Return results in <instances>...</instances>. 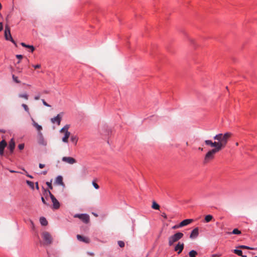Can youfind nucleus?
Returning a JSON list of instances; mask_svg holds the SVG:
<instances>
[{"mask_svg": "<svg viewBox=\"0 0 257 257\" xmlns=\"http://www.w3.org/2000/svg\"><path fill=\"white\" fill-rule=\"evenodd\" d=\"M231 136V134L228 132L224 134H218L213 137L214 140H217V142H213L211 140H205L204 143L206 145L216 147L220 151L226 146Z\"/></svg>", "mask_w": 257, "mask_h": 257, "instance_id": "obj_1", "label": "nucleus"}, {"mask_svg": "<svg viewBox=\"0 0 257 257\" xmlns=\"http://www.w3.org/2000/svg\"><path fill=\"white\" fill-rule=\"evenodd\" d=\"M220 150H218L216 147H214L213 149L209 150L205 155L204 159V163L207 164L210 162L211 161L214 159L215 154L219 152Z\"/></svg>", "mask_w": 257, "mask_h": 257, "instance_id": "obj_2", "label": "nucleus"}, {"mask_svg": "<svg viewBox=\"0 0 257 257\" xmlns=\"http://www.w3.org/2000/svg\"><path fill=\"white\" fill-rule=\"evenodd\" d=\"M183 233L180 232H178L174 234V235H172L170 236L168 238V244L169 246H172L174 244V243L178 240H179L180 239H181L183 237Z\"/></svg>", "mask_w": 257, "mask_h": 257, "instance_id": "obj_3", "label": "nucleus"}, {"mask_svg": "<svg viewBox=\"0 0 257 257\" xmlns=\"http://www.w3.org/2000/svg\"><path fill=\"white\" fill-rule=\"evenodd\" d=\"M69 126V125H65L60 131L61 133H64V136L62 139V141L64 143H67L68 142V139L70 136V133L68 132Z\"/></svg>", "mask_w": 257, "mask_h": 257, "instance_id": "obj_4", "label": "nucleus"}, {"mask_svg": "<svg viewBox=\"0 0 257 257\" xmlns=\"http://www.w3.org/2000/svg\"><path fill=\"white\" fill-rule=\"evenodd\" d=\"M42 236L44 240L45 244L50 245L53 242V238L49 232L44 231L42 233Z\"/></svg>", "mask_w": 257, "mask_h": 257, "instance_id": "obj_5", "label": "nucleus"}, {"mask_svg": "<svg viewBox=\"0 0 257 257\" xmlns=\"http://www.w3.org/2000/svg\"><path fill=\"white\" fill-rule=\"evenodd\" d=\"M5 37L7 40L11 41L16 46H17L16 42L14 40L11 36L10 28L8 24H6L5 26Z\"/></svg>", "mask_w": 257, "mask_h": 257, "instance_id": "obj_6", "label": "nucleus"}, {"mask_svg": "<svg viewBox=\"0 0 257 257\" xmlns=\"http://www.w3.org/2000/svg\"><path fill=\"white\" fill-rule=\"evenodd\" d=\"M45 192H48L53 203V208L55 209H58L60 207V203L56 199L54 196L51 193L49 190H44Z\"/></svg>", "mask_w": 257, "mask_h": 257, "instance_id": "obj_7", "label": "nucleus"}, {"mask_svg": "<svg viewBox=\"0 0 257 257\" xmlns=\"http://www.w3.org/2000/svg\"><path fill=\"white\" fill-rule=\"evenodd\" d=\"M75 218H79L82 220L84 223H87L89 221V216L88 215L86 214H77L74 216Z\"/></svg>", "mask_w": 257, "mask_h": 257, "instance_id": "obj_8", "label": "nucleus"}, {"mask_svg": "<svg viewBox=\"0 0 257 257\" xmlns=\"http://www.w3.org/2000/svg\"><path fill=\"white\" fill-rule=\"evenodd\" d=\"M62 161L70 165H73L77 163V161L71 157H63L62 158Z\"/></svg>", "mask_w": 257, "mask_h": 257, "instance_id": "obj_9", "label": "nucleus"}, {"mask_svg": "<svg viewBox=\"0 0 257 257\" xmlns=\"http://www.w3.org/2000/svg\"><path fill=\"white\" fill-rule=\"evenodd\" d=\"M54 184L62 186L63 189L65 188V184L63 182V178L62 176H58L56 178Z\"/></svg>", "mask_w": 257, "mask_h": 257, "instance_id": "obj_10", "label": "nucleus"}, {"mask_svg": "<svg viewBox=\"0 0 257 257\" xmlns=\"http://www.w3.org/2000/svg\"><path fill=\"white\" fill-rule=\"evenodd\" d=\"M184 247V244L179 242L174 247V251L177 252L178 254H180L183 251Z\"/></svg>", "mask_w": 257, "mask_h": 257, "instance_id": "obj_11", "label": "nucleus"}, {"mask_svg": "<svg viewBox=\"0 0 257 257\" xmlns=\"http://www.w3.org/2000/svg\"><path fill=\"white\" fill-rule=\"evenodd\" d=\"M63 116V113L58 114L56 117L52 118L51 121L53 123H57L58 125L60 124V122Z\"/></svg>", "mask_w": 257, "mask_h": 257, "instance_id": "obj_12", "label": "nucleus"}, {"mask_svg": "<svg viewBox=\"0 0 257 257\" xmlns=\"http://www.w3.org/2000/svg\"><path fill=\"white\" fill-rule=\"evenodd\" d=\"M15 148V142L14 139H12L9 142L8 149L10 150V154H12Z\"/></svg>", "mask_w": 257, "mask_h": 257, "instance_id": "obj_13", "label": "nucleus"}, {"mask_svg": "<svg viewBox=\"0 0 257 257\" xmlns=\"http://www.w3.org/2000/svg\"><path fill=\"white\" fill-rule=\"evenodd\" d=\"M7 142L5 140H2L0 142V155L3 156L4 151L5 147L7 146Z\"/></svg>", "mask_w": 257, "mask_h": 257, "instance_id": "obj_14", "label": "nucleus"}, {"mask_svg": "<svg viewBox=\"0 0 257 257\" xmlns=\"http://www.w3.org/2000/svg\"><path fill=\"white\" fill-rule=\"evenodd\" d=\"M199 235V228L198 227L195 228L191 232L190 237L191 238H195Z\"/></svg>", "mask_w": 257, "mask_h": 257, "instance_id": "obj_15", "label": "nucleus"}, {"mask_svg": "<svg viewBox=\"0 0 257 257\" xmlns=\"http://www.w3.org/2000/svg\"><path fill=\"white\" fill-rule=\"evenodd\" d=\"M76 237L77 239L80 241L84 242L87 243H89L90 242L89 238L87 237H84L79 234H77Z\"/></svg>", "mask_w": 257, "mask_h": 257, "instance_id": "obj_16", "label": "nucleus"}, {"mask_svg": "<svg viewBox=\"0 0 257 257\" xmlns=\"http://www.w3.org/2000/svg\"><path fill=\"white\" fill-rule=\"evenodd\" d=\"M193 220L192 219H187L183 220L180 223V226L183 227L186 226L193 222Z\"/></svg>", "mask_w": 257, "mask_h": 257, "instance_id": "obj_17", "label": "nucleus"}, {"mask_svg": "<svg viewBox=\"0 0 257 257\" xmlns=\"http://www.w3.org/2000/svg\"><path fill=\"white\" fill-rule=\"evenodd\" d=\"M21 45L23 47H25V48H28V49H29L30 50V51H31V52H33L34 51L35 49V47H34L33 46H32V45H27V44H26L25 43H23V42H22V43H21Z\"/></svg>", "mask_w": 257, "mask_h": 257, "instance_id": "obj_18", "label": "nucleus"}, {"mask_svg": "<svg viewBox=\"0 0 257 257\" xmlns=\"http://www.w3.org/2000/svg\"><path fill=\"white\" fill-rule=\"evenodd\" d=\"M213 219V217L212 215H207L204 217V222L208 223Z\"/></svg>", "mask_w": 257, "mask_h": 257, "instance_id": "obj_19", "label": "nucleus"}, {"mask_svg": "<svg viewBox=\"0 0 257 257\" xmlns=\"http://www.w3.org/2000/svg\"><path fill=\"white\" fill-rule=\"evenodd\" d=\"M33 120V124L34 127H36V128L40 132L42 130V127L38 124L37 122H36L34 119H32Z\"/></svg>", "mask_w": 257, "mask_h": 257, "instance_id": "obj_20", "label": "nucleus"}, {"mask_svg": "<svg viewBox=\"0 0 257 257\" xmlns=\"http://www.w3.org/2000/svg\"><path fill=\"white\" fill-rule=\"evenodd\" d=\"M40 221L41 224L43 226H46L48 224V222L46 220V219L44 217H41L40 218Z\"/></svg>", "mask_w": 257, "mask_h": 257, "instance_id": "obj_21", "label": "nucleus"}, {"mask_svg": "<svg viewBox=\"0 0 257 257\" xmlns=\"http://www.w3.org/2000/svg\"><path fill=\"white\" fill-rule=\"evenodd\" d=\"M78 140V138L77 136H72L71 137V141L75 145H76Z\"/></svg>", "mask_w": 257, "mask_h": 257, "instance_id": "obj_22", "label": "nucleus"}, {"mask_svg": "<svg viewBox=\"0 0 257 257\" xmlns=\"http://www.w3.org/2000/svg\"><path fill=\"white\" fill-rule=\"evenodd\" d=\"M152 208L154 209L159 210L160 205L156 201H154L152 203Z\"/></svg>", "mask_w": 257, "mask_h": 257, "instance_id": "obj_23", "label": "nucleus"}, {"mask_svg": "<svg viewBox=\"0 0 257 257\" xmlns=\"http://www.w3.org/2000/svg\"><path fill=\"white\" fill-rule=\"evenodd\" d=\"M234 253L237 254L239 256H241L242 257H246V255H242V252L241 250L239 249H234L233 251Z\"/></svg>", "mask_w": 257, "mask_h": 257, "instance_id": "obj_24", "label": "nucleus"}, {"mask_svg": "<svg viewBox=\"0 0 257 257\" xmlns=\"http://www.w3.org/2000/svg\"><path fill=\"white\" fill-rule=\"evenodd\" d=\"M197 255V252L194 250H192L189 252V255L190 257H196Z\"/></svg>", "mask_w": 257, "mask_h": 257, "instance_id": "obj_25", "label": "nucleus"}, {"mask_svg": "<svg viewBox=\"0 0 257 257\" xmlns=\"http://www.w3.org/2000/svg\"><path fill=\"white\" fill-rule=\"evenodd\" d=\"M12 78L14 81L17 83H21V81L18 79V77L15 76L14 74L12 75Z\"/></svg>", "mask_w": 257, "mask_h": 257, "instance_id": "obj_26", "label": "nucleus"}, {"mask_svg": "<svg viewBox=\"0 0 257 257\" xmlns=\"http://www.w3.org/2000/svg\"><path fill=\"white\" fill-rule=\"evenodd\" d=\"M26 183L32 189H34V184L33 182L27 180Z\"/></svg>", "mask_w": 257, "mask_h": 257, "instance_id": "obj_27", "label": "nucleus"}, {"mask_svg": "<svg viewBox=\"0 0 257 257\" xmlns=\"http://www.w3.org/2000/svg\"><path fill=\"white\" fill-rule=\"evenodd\" d=\"M19 97L20 98H23L27 100L28 99V95L25 93V94H19Z\"/></svg>", "mask_w": 257, "mask_h": 257, "instance_id": "obj_28", "label": "nucleus"}, {"mask_svg": "<svg viewBox=\"0 0 257 257\" xmlns=\"http://www.w3.org/2000/svg\"><path fill=\"white\" fill-rule=\"evenodd\" d=\"M234 234H241V231L239 230L237 228H235L233 230L232 232L231 233Z\"/></svg>", "mask_w": 257, "mask_h": 257, "instance_id": "obj_29", "label": "nucleus"}, {"mask_svg": "<svg viewBox=\"0 0 257 257\" xmlns=\"http://www.w3.org/2000/svg\"><path fill=\"white\" fill-rule=\"evenodd\" d=\"M117 243H118V245L120 247H123L124 246V245H125L124 242L123 241H121V240L118 241Z\"/></svg>", "mask_w": 257, "mask_h": 257, "instance_id": "obj_30", "label": "nucleus"}, {"mask_svg": "<svg viewBox=\"0 0 257 257\" xmlns=\"http://www.w3.org/2000/svg\"><path fill=\"white\" fill-rule=\"evenodd\" d=\"M22 107L24 108V109L26 111H27V112L29 113V107L28 106L25 104H23L22 105Z\"/></svg>", "mask_w": 257, "mask_h": 257, "instance_id": "obj_31", "label": "nucleus"}, {"mask_svg": "<svg viewBox=\"0 0 257 257\" xmlns=\"http://www.w3.org/2000/svg\"><path fill=\"white\" fill-rule=\"evenodd\" d=\"M239 247L240 248H242V249H254L253 248H251L250 247H248V246H245V245H240L239 246Z\"/></svg>", "mask_w": 257, "mask_h": 257, "instance_id": "obj_32", "label": "nucleus"}, {"mask_svg": "<svg viewBox=\"0 0 257 257\" xmlns=\"http://www.w3.org/2000/svg\"><path fill=\"white\" fill-rule=\"evenodd\" d=\"M46 184L48 186L49 188L51 190H52L53 189V187L52 186V184H51V182H46Z\"/></svg>", "mask_w": 257, "mask_h": 257, "instance_id": "obj_33", "label": "nucleus"}, {"mask_svg": "<svg viewBox=\"0 0 257 257\" xmlns=\"http://www.w3.org/2000/svg\"><path fill=\"white\" fill-rule=\"evenodd\" d=\"M24 147H25L24 144H21L19 145V146H18V148L20 150H23L24 148Z\"/></svg>", "mask_w": 257, "mask_h": 257, "instance_id": "obj_34", "label": "nucleus"}, {"mask_svg": "<svg viewBox=\"0 0 257 257\" xmlns=\"http://www.w3.org/2000/svg\"><path fill=\"white\" fill-rule=\"evenodd\" d=\"M92 185L96 189H98L99 187L98 185L94 182H92Z\"/></svg>", "mask_w": 257, "mask_h": 257, "instance_id": "obj_35", "label": "nucleus"}, {"mask_svg": "<svg viewBox=\"0 0 257 257\" xmlns=\"http://www.w3.org/2000/svg\"><path fill=\"white\" fill-rule=\"evenodd\" d=\"M42 101L43 103V104L46 106H47V107H50L51 106L48 104L44 99H42Z\"/></svg>", "mask_w": 257, "mask_h": 257, "instance_id": "obj_36", "label": "nucleus"}, {"mask_svg": "<svg viewBox=\"0 0 257 257\" xmlns=\"http://www.w3.org/2000/svg\"><path fill=\"white\" fill-rule=\"evenodd\" d=\"M39 144H42V145H43L44 146H45L47 144L46 142L45 141H44L43 140H42L41 141H40L39 142Z\"/></svg>", "mask_w": 257, "mask_h": 257, "instance_id": "obj_37", "label": "nucleus"}, {"mask_svg": "<svg viewBox=\"0 0 257 257\" xmlns=\"http://www.w3.org/2000/svg\"><path fill=\"white\" fill-rule=\"evenodd\" d=\"M181 227V226H180V224L178 225H175L172 227V229H177L178 228Z\"/></svg>", "mask_w": 257, "mask_h": 257, "instance_id": "obj_38", "label": "nucleus"}, {"mask_svg": "<svg viewBox=\"0 0 257 257\" xmlns=\"http://www.w3.org/2000/svg\"><path fill=\"white\" fill-rule=\"evenodd\" d=\"M33 66L34 67L35 69H38L41 67V65L37 64V65H33Z\"/></svg>", "mask_w": 257, "mask_h": 257, "instance_id": "obj_39", "label": "nucleus"}, {"mask_svg": "<svg viewBox=\"0 0 257 257\" xmlns=\"http://www.w3.org/2000/svg\"><path fill=\"white\" fill-rule=\"evenodd\" d=\"M17 71L19 73H20L22 72V68H20V67H17Z\"/></svg>", "mask_w": 257, "mask_h": 257, "instance_id": "obj_40", "label": "nucleus"}, {"mask_svg": "<svg viewBox=\"0 0 257 257\" xmlns=\"http://www.w3.org/2000/svg\"><path fill=\"white\" fill-rule=\"evenodd\" d=\"M16 57L19 59H22L23 58V56L22 55H17Z\"/></svg>", "mask_w": 257, "mask_h": 257, "instance_id": "obj_41", "label": "nucleus"}, {"mask_svg": "<svg viewBox=\"0 0 257 257\" xmlns=\"http://www.w3.org/2000/svg\"><path fill=\"white\" fill-rule=\"evenodd\" d=\"M41 200H42V202L44 204H47L45 199L43 197H41Z\"/></svg>", "mask_w": 257, "mask_h": 257, "instance_id": "obj_42", "label": "nucleus"}, {"mask_svg": "<svg viewBox=\"0 0 257 257\" xmlns=\"http://www.w3.org/2000/svg\"><path fill=\"white\" fill-rule=\"evenodd\" d=\"M162 216H163L165 219H167V215L165 213H163L162 214Z\"/></svg>", "mask_w": 257, "mask_h": 257, "instance_id": "obj_43", "label": "nucleus"}, {"mask_svg": "<svg viewBox=\"0 0 257 257\" xmlns=\"http://www.w3.org/2000/svg\"><path fill=\"white\" fill-rule=\"evenodd\" d=\"M3 29V25L2 23H0V32H1Z\"/></svg>", "mask_w": 257, "mask_h": 257, "instance_id": "obj_44", "label": "nucleus"}, {"mask_svg": "<svg viewBox=\"0 0 257 257\" xmlns=\"http://www.w3.org/2000/svg\"><path fill=\"white\" fill-rule=\"evenodd\" d=\"M39 166L40 168L42 169L45 167V165L42 164H39Z\"/></svg>", "mask_w": 257, "mask_h": 257, "instance_id": "obj_45", "label": "nucleus"}, {"mask_svg": "<svg viewBox=\"0 0 257 257\" xmlns=\"http://www.w3.org/2000/svg\"><path fill=\"white\" fill-rule=\"evenodd\" d=\"M40 95H38L35 97V99L37 100H39L40 99Z\"/></svg>", "mask_w": 257, "mask_h": 257, "instance_id": "obj_46", "label": "nucleus"}, {"mask_svg": "<svg viewBox=\"0 0 257 257\" xmlns=\"http://www.w3.org/2000/svg\"><path fill=\"white\" fill-rule=\"evenodd\" d=\"M10 18V15H8L7 16L6 18V21H7V22H8V21H9V18Z\"/></svg>", "mask_w": 257, "mask_h": 257, "instance_id": "obj_47", "label": "nucleus"}, {"mask_svg": "<svg viewBox=\"0 0 257 257\" xmlns=\"http://www.w3.org/2000/svg\"><path fill=\"white\" fill-rule=\"evenodd\" d=\"M88 254H89L91 256H94V253L93 252H88Z\"/></svg>", "mask_w": 257, "mask_h": 257, "instance_id": "obj_48", "label": "nucleus"}, {"mask_svg": "<svg viewBox=\"0 0 257 257\" xmlns=\"http://www.w3.org/2000/svg\"><path fill=\"white\" fill-rule=\"evenodd\" d=\"M36 189H37V190H38V189H39L38 183V182H36Z\"/></svg>", "mask_w": 257, "mask_h": 257, "instance_id": "obj_49", "label": "nucleus"}, {"mask_svg": "<svg viewBox=\"0 0 257 257\" xmlns=\"http://www.w3.org/2000/svg\"><path fill=\"white\" fill-rule=\"evenodd\" d=\"M92 214H93L94 216H95V217H97V216H98V215H97L96 213H95L93 212V213H92Z\"/></svg>", "mask_w": 257, "mask_h": 257, "instance_id": "obj_50", "label": "nucleus"}, {"mask_svg": "<svg viewBox=\"0 0 257 257\" xmlns=\"http://www.w3.org/2000/svg\"><path fill=\"white\" fill-rule=\"evenodd\" d=\"M27 176L31 178H33V177L30 175L28 174Z\"/></svg>", "mask_w": 257, "mask_h": 257, "instance_id": "obj_51", "label": "nucleus"}, {"mask_svg": "<svg viewBox=\"0 0 257 257\" xmlns=\"http://www.w3.org/2000/svg\"><path fill=\"white\" fill-rule=\"evenodd\" d=\"M220 256V255H217V254H213V257H215V256Z\"/></svg>", "mask_w": 257, "mask_h": 257, "instance_id": "obj_52", "label": "nucleus"}, {"mask_svg": "<svg viewBox=\"0 0 257 257\" xmlns=\"http://www.w3.org/2000/svg\"><path fill=\"white\" fill-rule=\"evenodd\" d=\"M198 150H200V151H203V148H200V147H199V148H198Z\"/></svg>", "mask_w": 257, "mask_h": 257, "instance_id": "obj_53", "label": "nucleus"}, {"mask_svg": "<svg viewBox=\"0 0 257 257\" xmlns=\"http://www.w3.org/2000/svg\"><path fill=\"white\" fill-rule=\"evenodd\" d=\"M10 172H12V173L16 172V171H13V170H10Z\"/></svg>", "mask_w": 257, "mask_h": 257, "instance_id": "obj_54", "label": "nucleus"}, {"mask_svg": "<svg viewBox=\"0 0 257 257\" xmlns=\"http://www.w3.org/2000/svg\"><path fill=\"white\" fill-rule=\"evenodd\" d=\"M43 174H44V175H46V174H47V171H44V172H43Z\"/></svg>", "mask_w": 257, "mask_h": 257, "instance_id": "obj_55", "label": "nucleus"}, {"mask_svg": "<svg viewBox=\"0 0 257 257\" xmlns=\"http://www.w3.org/2000/svg\"><path fill=\"white\" fill-rule=\"evenodd\" d=\"M2 6L1 4L0 3V10L2 9Z\"/></svg>", "mask_w": 257, "mask_h": 257, "instance_id": "obj_56", "label": "nucleus"}, {"mask_svg": "<svg viewBox=\"0 0 257 257\" xmlns=\"http://www.w3.org/2000/svg\"><path fill=\"white\" fill-rule=\"evenodd\" d=\"M0 132L2 133H5V131H4L3 130H0Z\"/></svg>", "mask_w": 257, "mask_h": 257, "instance_id": "obj_57", "label": "nucleus"}, {"mask_svg": "<svg viewBox=\"0 0 257 257\" xmlns=\"http://www.w3.org/2000/svg\"><path fill=\"white\" fill-rule=\"evenodd\" d=\"M236 146H238V143H236Z\"/></svg>", "mask_w": 257, "mask_h": 257, "instance_id": "obj_58", "label": "nucleus"}, {"mask_svg": "<svg viewBox=\"0 0 257 257\" xmlns=\"http://www.w3.org/2000/svg\"><path fill=\"white\" fill-rule=\"evenodd\" d=\"M186 145L188 146V142L186 143Z\"/></svg>", "mask_w": 257, "mask_h": 257, "instance_id": "obj_59", "label": "nucleus"}, {"mask_svg": "<svg viewBox=\"0 0 257 257\" xmlns=\"http://www.w3.org/2000/svg\"><path fill=\"white\" fill-rule=\"evenodd\" d=\"M20 63V61H19L18 62V63Z\"/></svg>", "mask_w": 257, "mask_h": 257, "instance_id": "obj_60", "label": "nucleus"}, {"mask_svg": "<svg viewBox=\"0 0 257 257\" xmlns=\"http://www.w3.org/2000/svg\"><path fill=\"white\" fill-rule=\"evenodd\" d=\"M254 257H257V256H254Z\"/></svg>", "mask_w": 257, "mask_h": 257, "instance_id": "obj_61", "label": "nucleus"}]
</instances>
